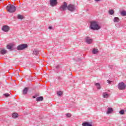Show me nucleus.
I'll list each match as a JSON object with an SVG mask.
<instances>
[{"mask_svg": "<svg viewBox=\"0 0 126 126\" xmlns=\"http://www.w3.org/2000/svg\"><path fill=\"white\" fill-rule=\"evenodd\" d=\"M109 13L110 14V15H113L114 13H115V12H114V10H109Z\"/></svg>", "mask_w": 126, "mask_h": 126, "instance_id": "nucleus-21", "label": "nucleus"}, {"mask_svg": "<svg viewBox=\"0 0 126 126\" xmlns=\"http://www.w3.org/2000/svg\"><path fill=\"white\" fill-rule=\"evenodd\" d=\"M86 42L87 44H91L92 43V39L90 38V37H86L85 38Z\"/></svg>", "mask_w": 126, "mask_h": 126, "instance_id": "nucleus-10", "label": "nucleus"}, {"mask_svg": "<svg viewBox=\"0 0 126 126\" xmlns=\"http://www.w3.org/2000/svg\"><path fill=\"white\" fill-rule=\"evenodd\" d=\"M98 53V49L94 48L93 50V54H97Z\"/></svg>", "mask_w": 126, "mask_h": 126, "instance_id": "nucleus-20", "label": "nucleus"}, {"mask_svg": "<svg viewBox=\"0 0 126 126\" xmlns=\"http://www.w3.org/2000/svg\"><path fill=\"white\" fill-rule=\"evenodd\" d=\"M66 117H67V118H70V117H71V114H70V113H67L66 114Z\"/></svg>", "mask_w": 126, "mask_h": 126, "instance_id": "nucleus-26", "label": "nucleus"}, {"mask_svg": "<svg viewBox=\"0 0 126 126\" xmlns=\"http://www.w3.org/2000/svg\"><path fill=\"white\" fill-rule=\"evenodd\" d=\"M90 28L91 30H100L101 29V26L99 25L98 22L93 21L90 22Z\"/></svg>", "mask_w": 126, "mask_h": 126, "instance_id": "nucleus-1", "label": "nucleus"}, {"mask_svg": "<svg viewBox=\"0 0 126 126\" xmlns=\"http://www.w3.org/2000/svg\"><path fill=\"white\" fill-rule=\"evenodd\" d=\"M27 48H28L27 44H22L17 46V50H18V51H23V50H25V49H27Z\"/></svg>", "mask_w": 126, "mask_h": 126, "instance_id": "nucleus-3", "label": "nucleus"}, {"mask_svg": "<svg viewBox=\"0 0 126 126\" xmlns=\"http://www.w3.org/2000/svg\"><path fill=\"white\" fill-rule=\"evenodd\" d=\"M7 10L8 12L12 13V12H15L16 11V7L13 5L9 4L7 6Z\"/></svg>", "mask_w": 126, "mask_h": 126, "instance_id": "nucleus-2", "label": "nucleus"}, {"mask_svg": "<svg viewBox=\"0 0 126 126\" xmlns=\"http://www.w3.org/2000/svg\"><path fill=\"white\" fill-rule=\"evenodd\" d=\"M120 115H124L125 114V111L124 110H122L119 112Z\"/></svg>", "mask_w": 126, "mask_h": 126, "instance_id": "nucleus-25", "label": "nucleus"}, {"mask_svg": "<svg viewBox=\"0 0 126 126\" xmlns=\"http://www.w3.org/2000/svg\"><path fill=\"white\" fill-rule=\"evenodd\" d=\"M113 21H114V22L118 23L120 21V18L116 17L114 18Z\"/></svg>", "mask_w": 126, "mask_h": 126, "instance_id": "nucleus-17", "label": "nucleus"}, {"mask_svg": "<svg viewBox=\"0 0 126 126\" xmlns=\"http://www.w3.org/2000/svg\"><path fill=\"white\" fill-rule=\"evenodd\" d=\"M33 98H36V97H35V96H33Z\"/></svg>", "mask_w": 126, "mask_h": 126, "instance_id": "nucleus-30", "label": "nucleus"}, {"mask_svg": "<svg viewBox=\"0 0 126 126\" xmlns=\"http://www.w3.org/2000/svg\"><path fill=\"white\" fill-rule=\"evenodd\" d=\"M102 96L103 98H108L109 97V94L108 93H103L102 94Z\"/></svg>", "mask_w": 126, "mask_h": 126, "instance_id": "nucleus-13", "label": "nucleus"}, {"mask_svg": "<svg viewBox=\"0 0 126 126\" xmlns=\"http://www.w3.org/2000/svg\"><path fill=\"white\" fill-rule=\"evenodd\" d=\"M1 0H0V1H1Z\"/></svg>", "mask_w": 126, "mask_h": 126, "instance_id": "nucleus-31", "label": "nucleus"}, {"mask_svg": "<svg viewBox=\"0 0 126 126\" xmlns=\"http://www.w3.org/2000/svg\"><path fill=\"white\" fill-rule=\"evenodd\" d=\"M117 87L119 90H125L126 88V84L121 82L118 84Z\"/></svg>", "mask_w": 126, "mask_h": 126, "instance_id": "nucleus-4", "label": "nucleus"}, {"mask_svg": "<svg viewBox=\"0 0 126 126\" xmlns=\"http://www.w3.org/2000/svg\"><path fill=\"white\" fill-rule=\"evenodd\" d=\"M57 95L58 96L63 95V92H62V91L57 92Z\"/></svg>", "mask_w": 126, "mask_h": 126, "instance_id": "nucleus-22", "label": "nucleus"}, {"mask_svg": "<svg viewBox=\"0 0 126 126\" xmlns=\"http://www.w3.org/2000/svg\"><path fill=\"white\" fill-rule=\"evenodd\" d=\"M17 117H18V114H17V113H13L12 118H13V119H16Z\"/></svg>", "mask_w": 126, "mask_h": 126, "instance_id": "nucleus-18", "label": "nucleus"}, {"mask_svg": "<svg viewBox=\"0 0 126 126\" xmlns=\"http://www.w3.org/2000/svg\"><path fill=\"white\" fill-rule=\"evenodd\" d=\"M36 101H37V102H39L40 101H43V97L42 96L38 97L36 98Z\"/></svg>", "mask_w": 126, "mask_h": 126, "instance_id": "nucleus-19", "label": "nucleus"}, {"mask_svg": "<svg viewBox=\"0 0 126 126\" xmlns=\"http://www.w3.org/2000/svg\"><path fill=\"white\" fill-rule=\"evenodd\" d=\"M27 92H28V88H25L23 90V94H24V95H25V94H27Z\"/></svg>", "mask_w": 126, "mask_h": 126, "instance_id": "nucleus-14", "label": "nucleus"}, {"mask_svg": "<svg viewBox=\"0 0 126 126\" xmlns=\"http://www.w3.org/2000/svg\"><path fill=\"white\" fill-rule=\"evenodd\" d=\"M6 53H7V51L5 50L4 49H1L0 51V54L1 55H5Z\"/></svg>", "mask_w": 126, "mask_h": 126, "instance_id": "nucleus-11", "label": "nucleus"}, {"mask_svg": "<svg viewBox=\"0 0 126 126\" xmlns=\"http://www.w3.org/2000/svg\"><path fill=\"white\" fill-rule=\"evenodd\" d=\"M94 85L96 86L97 89H101V85L99 83H96Z\"/></svg>", "mask_w": 126, "mask_h": 126, "instance_id": "nucleus-16", "label": "nucleus"}, {"mask_svg": "<svg viewBox=\"0 0 126 126\" xmlns=\"http://www.w3.org/2000/svg\"><path fill=\"white\" fill-rule=\"evenodd\" d=\"M114 110L112 108L108 107L107 109V111L106 112V114L107 115H110V114H112L113 113Z\"/></svg>", "mask_w": 126, "mask_h": 126, "instance_id": "nucleus-9", "label": "nucleus"}, {"mask_svg": "<svg viewBox=\"0 0 126 126\" xmlns=\"http://www.w3.org/2000/svg\"><path fill=\"white\" fill-rule=\"evenodd\" d=\"M13 46L14 45L11 44H9L8 45H7V48L8 50H10L11 51L12 50V48H13Z\"/></svg>", "mask_w": 126, "mask_h": 126, "instance_id": "nucleus-12", "label": "nucleus"}, {"mask_svg": "<svg viewBox=\"0 0 126 126\" xmlns=\"http://www.w3.org/2000/svg\"><path fill=\"white\" fill-rule=\"evenodd\" d=\"M49 29H50V30L53 29V28L52 27H49Z\"/></svg>", "mask_w": 126, "mask_h": 126, "instance_id": "nucleus-29", "label": "nucleus"}, {"mask_svg": "<svg viewBox=\"0 0 126 126\" xmlns=\"http://www.w3.org/2000/svg\"><path fill=\"white\" fill-rule=\"evenodd\" d=\"M107 83H109V84H111V82H112V81H111L110 80H107Z\"/></svg>", "mask_w": 126, "mask_h": 126, "instance_id": "nucleus-28", "label": "nucleus"}, {"mask_svg": "<svg viewBox=\"0 0 126 126\" xmlns=\"http://www.w3.org/2000/svg\"><path fill=\"white\" fill-rule=\"evenodd\" d=\"M2 30L4 31V32H8V31H9V27L8 26H3Z\"/></svg>", "mask_w": 126, "mask_h": 126, "instance_id": "nucleus-8", "label": "nucleus"}, {"mask_svg": "<svg viewBox=\"0 0 126 126\" xmlns=\"http://www.w3.org/2000/svg\"><path fill=\"white\" fill-rule=\"evenodd\" d=\"M3 95L5 96V97H8L9 96V94H4Z\"/></svg>", "mask_w": 126, "mask_h": 126, "instance_id": "nucleus-27", "label": "nucleus"}, {"mask_svg": "<svg viewBox=\"0 0 126 126\" xmlns=\"http://www.w3.org/2000/svg\"><path fill=\"white\" fill-rule=\"evenodd\" d=\"M67 3L65 2H63V4H62L60 7V10L62 11H65L66 8H67Z\"/></svg>", "mask_w": 126, "mask_h": 126, "instance_id": "nucleus-6", "label": "nucleus"}, {"mask_svg": "<svg viewBox=\"0 0 126 126\" xmlns=\"http://www.w3.org/2000/svg\"><path fill=\"white\" fill-rule=\"evenodd\" d=\"M67 9L69 10V11H71V12H73L76 9L75 6L73 4H69L67 7Z\"/></svg>", "mask_w": 126, "mask_h": 126, "instance_id": "nucleus-5", "label": "nucleus"}, {"mask_svg": "<svg viewBox=\"0 0 126 126\" xmlns=\"http://www.w3.org/2000/svg\"><path fill=\"white\" fill-rule=\"evenodd\" d=\"M121 15L123 16H126V11H123L121 12Z\"/></svg>", "mask_w": 126, "mask_h": 126, "instance_id": "nucleus-23", "label": "nucleus"}, {"mask_svg": "<svg viewBox=\"0 0 126 126\" xmlns=\"http://www.w3.org/2000/svg\"><path fill=\"white\" fill-rule=\"evenodd\" d=\"M50 5L51 6H56L58 4V1L57 0H50Z\"/></svg>", "mask_w": 126, "mask_h": 126, "instance_id": "nucleus-7", "label": "nucleus"}, {"mask_svg": "<svg viewBox=\"0 0 126 126\" xmlns=\"http://www.w3.org/2000/svg\"><path fill=\"white\" fill-rule=\"evenodd\" d=\"M32 54L33 55H35V56H37L39 54V51L36 49H34Z\"/></svg>", "mask_w": 126, "mask_h": 126, "instance_id": "nucleus-15", "label": "nucleus"}, {"mask_svg": "<svg viewBox=\"0 0 126 126\" xmlns=\"http://www.w3.org/2000/svg\"><path fill=\"white\" fill-rule=\"evenodd\" d=\"M18 19H23V16H22L21 15H18Z\"/></svg>", "mask_w": 126, "mask_h": 126, "instance_id": "nucleus-24", "label": "nucleus"}]
</instances>
